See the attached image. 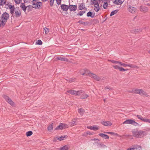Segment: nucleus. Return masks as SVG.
<instances>
[{
    "label": "nucleus",
    "mask_w": 150,
    "mask_h": 150,
    "mask_svg": "<svg viewBox=\"0 0 150 150\" xmlns=\"http://www.w3.org/2000/svg\"><path fill=\"white\" fill-rule=\"evenodd\" d=\"M38 0H33L32 1V3L33 5V7L40 9L42 6V3L41 2L38 1Z\"/></svg>",
    "instance_id": "nucleus-3"
},
{
    "label": "nucleus",
    "mask_w": 150,
    "mask_h": 150,
    "mask_svg": "<svg viewBox=\"0 0 150 150\" xmlns=\"http://www.w3.org/2000/svg\"><path fill=\"white\" fill-rule=\"evenodd\" d=\"M24 1V3H30L31 0H23Z\"/></svg>",
    "instance_id": "nucleus-55"
},
{
    "label": "nucleus",
    "mask_w": 150,
    "mask_h": 150,
    "mask_svg": "<svg viewBox=\"0 0 150 150\" xmlns=\"http://www.w3.org/2000/svg\"><path fill=\"white\" fill-rule=\"evenodd\" d=\"M100 147L103 148H105V147H107V146L106 145L103 144H100Z\"/></svg>",
    "instance_id": "nucleus-57"
},
{
    "label": "nucleus",
    "mask_w": 150,
    "mask_h": 150,
    "mask_svg": "<svg viewBox=\"0 0 150 150\" xmlns=\"http://www.w3.org/2000/svg\"><path fill=\"white\" fill-rule=\"evenodd\" d=\"M119 65L124 67H128L129 66V64L123 63L120 62Z\"/></svg>",
    "instance_id": "nucleus-40"
},
{
    "label": "nucleus",
    "mask_w": 150,
    "mask_h": 150,
    "mask_svg": "<svg viewBox=\"0 0 150 150\" xmlns=\"http://www.w3.org/2000/svg\"><path fill=\"white\" fill-rule=\"evenodd\" d=\"M140 89H136L133 91V93H134L139 94L140 93Z\"/></svg>",
    "instance_id": "nucleus-38"
},
{
    "label": "nucleus",
    "mask_w": 150,
    "mask_h": 150,
    "mask_svg": "<svg viewBox=\"0 0 150 150\" xmlns=\"http://www.w3.org/2000/svg\"><path fill=\"white\" fill-rule=\"evenodd\" d=\"M85 13V11H80L79 13L77 14V15H79L80 16H82L83 15L84 13Z\"/></svg>",
    "instance_id": "nucleus-45"
},
{
    "label": "nucleus",
    "mask_w": 150,
    "mask_h": 150,
    "mask_svg": "<svg viewBox=\"0 0 150 150\" xmlns=\"http://www.w3.org/2000/svg\"><path fill=\"white\" fill-rule=\"evenodd\" d=\"M126 150H132V148L127 149Z\"/></svg>",
    "instance_id": "nucleus-64"
},
{
    "label": "nucleus",
    "mask_w": 150,
    "mask_h": 150,
    "mask_svg": "<svg viewBox=\"0 0 150 150\" xmlns=\"http://www.w3.org/2000/svg\"><path fill=\"white\" fill-rule=\"evenodd\" d=\"M42 42L40 40H38L36 43V44L37 45H40L42 44Z\"/></svg>",
    "instance_id": "nucleus-48"
},
{
    "label": "nucleus",
    "mask_w": 150,
    "mask_h": 150,
    "mask_svg": "<svg viewBox=\"0 0 150 150\" xmlns=\"http://www.w3.org/2000/svg\"><path fill=\"white\" fill-rule=\"evenodd\" d=\"M56 2L57 4H60L61 3V0H56Z\"/></svg>",
    "instance_id": "nucleus-58"
},
{
    "label": "nucleus",
    "mask_w": 150,
    "mask_h": 150,
    "mask_svg": "<svg viewBox=\"0 0 150 150\" xmlns=\"http://www.w3.org/2000/svg\"><path fill=\"white\" fill-rule=\"evenodd\" d=\"M142 120L144 122H147V121H148L147 119L146 118L143 117V118Z\"/></svg>",
    "instance_id": "nucleus-59"
},
{
    "label": "nucleus",
    "mask_w": 150,
    "mask_h": 150,
    "mask_svg": "<svg viewBox=\"0 0 150 150\" xmlns=\"http://www.w3.org/2000/svg\"><path fill=\"white\" fill-rule=\"evenodd\" d=\"M137 117L139 119L142 120V118H143V117L141 115H137Z\"/></svg>",
    "instance_id": "nucleus-53"
},
{
    "label": "nucleus",
    "mask_w": 150,
    "mask_h": 150,
    "mask_svg": "<svg viewBox=\"0 0 150 150\" xmlns=\"http://www.w3.org/2000/svg\"><path fill=\"white\" fill-rule=\"evenodd\" d=\"M139 94L141 96L144 95L146 96H148L147 94L142 89H140V93H139Z\"/></svg>",
    "instance_id": "nucleus-19"
},
{
    "label": "nucleus",
    "mask_w": 150,
    "mask_h": 150,
    "mask_svg": "<svg viewBox=\"0 0 150 150\" xmlns=\"http://www.w3.org/2000/svg\"><path fill=\"white\" fill-rule=\"evenodd\" d=\"M102 1L103 3H105L106 2H108L109 3L110 2V0H100V1Z\"/></svg>",
    "instance_id": "nucleus-56"
},
{
    "label": "nucleus",
    "mask_w": 150,
    "mask_h": 150,
    "mask_svg": "<svg viewBox=\"0 0 150 150\" xmlns=\"http://www.w3.org/2000/svg\"><path fill=\"white\" fill-rule=\"evenodd\" d=\"M88 96V95L83 93L82 95H81V98L83 99H85L87 98Z\"/></svg>",
    "instance_id": "nucleus-30"
},
{
    "label": "nucleus",
    "mask_w": 150,
    "mask_h": 150,
    "mask_svg": "<svg viewBox=\"0 0 150 150\" xmlns=\"http://www.w3.org/2000/svg\"><path fill=\"white\" fill-rule=\"evenodd\" d=\"M77 118H74L72 120V122L69 123V125L71 127L76 125L77 124L76 120Z\"/></svg>",
    "instance_id": "nucleus-13"
},
{
    "label": "nucleus",
    "mask_w": 150,
    "mask_h": 150,
    "mask_svg": "<svg viewBox=\"0 0 150 150\" xmlns=\"http://www.w3.org/2000/svg\"><path fill=\"white\" fill-rule=\"evenodd\" d=\"M140 9L141 11L145 13L148 11V8L146 7L142 6L140 7Z\"/></svg>",
    "instance_id": "nucleus-15"
},
{
    "label": "nucleus",
    "mask_w": 150,
    "mask_h": 150,
    "mask_svg": "<svg viewBox=\"0 0 150 150\" xmlns=\"http://www.w3.org/2000/svg\"><path fill=\"white\" fill-rule=\"evenodd\" d=\"M54 0H50V3L51 6H52L54 4Z\"/></svg>",
    "instance_id": "nucleus-52"
},
{
    "label": "nucleus",
    "mask_w": 150,
    "mask_h": 150,
    "mask_svg": "<svg viewBox=\"0 0 150 150\" xmlns=\"http://www.w3.org/2000/svg\"><path fill=\"white\" fill-rule=\"evenodd\" d=\"M127 9L129 12L132 14L134 13L137 10L135 8L130 5L127 6Z\"/></svg>",
    "instance_id": "nucleus-5"
},
{
    "label": "nucleus",
    "mask_w": 150,
    "mask_h": 150,
    "mask_svg": "<svg viewBox=\"0 0 150 150\" xmlns=\"http://www.w3.org/2000/svg\"><path fill=\"white\" fill-rule=\"evenodd\" d=\"M123 1H122L121 0H115L113 2V3L115 4L121 5L122 4Z\"/></svg>",
    "instance_id": "nucleus-21"
},
{
    "label": "nucleus",
    "mask_w": 150,
    "mask_h": 150,
    "mask_svg": "<svg viewBox=\"0 0 150 150\" xmlns=\"http://www.w3.org/2000/svg\"><path fill=\"white\" fill-rule=\"evenodd\" d=\"M92 140H94V141H96V140H98V141H99V140L98 139H92Z\"/></svg>",
    "instance_id": "nucleus-63"
},
{
    "label": "nucleus",
    "mask_w": 150,
    "mask_h": 150,
    "mask_svg": "<svg viewBox=\"0 0 150 150\" xmlns=\"http://www.w3.org/2000/svg\"><path fill=\"white\" fill-rule=\"evenodd\" d=\"M76 91L73 90H69L67 91V92L70 94L74 95L75 96L76 93Z\"/></svg>",
    "instance_id": "nucleus-27"
},
{
    "label": "nucleus",
    "mask_w": 150,
    "mask_h": 150,
    "mask_svg": "<svg viewBox=\"0 0 150 150\" xmlns=\"http://www.w3.org/2000/svg\"><path fill=\"white\" fill-rule=\"evenodd\" d=\"M69 9L71 11H76L77 9V6L76 5L69 4Z\"/></svg>",
    "instance_id": "nucleus-9"
},
{
    "label": "nucleus",
    "mask_w": 150,
    "mask_h": 150,
    "mask_svg": "<svg viewBox=\"0 0 150 150\" xmlns=\"http://www.w3.org/2000/svg\"><path fill=\"white\" fill-rule=\"evenodd\" d=\"M9 13L6 12H4L0 17V20L2 21V23L6 24L7 20L9 19Z\"/></svg>",
    "instance_id": "nucleus-2"
},
{
    "label": "nucleus",
    "mask_w": 150,
    "mask_h": 150,
    "mask_svg": "<svg viewBox=\"0 0 150 150\" xmlns=\"http://www.w3.org/2000/svg\"><path fill=\"white\" fill-rule=\"evenodd\" d=\"M94 9L96 12H98L100 9L99 5H95L94 7Z\"/></svg>",
    "instance_id": "nucleus-25"
},
{
    "label": "nucleus",
    "mask_w": 150,
    "mask_h": 150,
    "mask_svg": "<svg viewBox=\"0 0 150 150\" xmlns=\"http://www.w3.org/2000/svg\"><path fill=\"white\" fill-rule=\"evenodd\" d=\"M53 129V125L52 123L49 125L47 127V129L50 132H51L52 131Z\"/></svg>",
    "instance_id": "nucleus-35"
},
{
    "label": "nucleus",
    "mask_w": 150,
    "mask_h": 150,
    "mask_svg": "<svg viewBox=\"0 0 150 150\" xmlns=\"http://www.w3.org/2000/svg\"><path fill=\"white\" fill-rule=\"evenodd\" d=\"M25 3H21L20 7L23 11L24 12H25L26 11V9L27 7H30V6H26L24 4Z\"/></svg>",
    "instance_id": "nucleus-14"
},
{
    "label": "nucleus",
    "mask_w": 150,
    "mask_h": 150,
    "mask_svg": "<svg viewBox=\"0 0 150 150\" xmlns=\"http://www.w3.org/2000/svg\"><path fill=\"white\" fill-rule=\"evenodd\" d=\"M108 60L109 61H110L114 64H119L120 62L118 61H117L114 60Z\"/></svg>",
    "instance_id": "nucleus-37"
},
{
    "label": "nucleus",
    "mask_w": 150,
    "mask_h": 150,
    "mask_svg": "<svg viewBox=\"0 0 150 150\" xmlns=\"http://www.w3.org/2000/svg\"><path fill=\"white\" fill-rule=\"evenodd\" d=\"M62 123H60L59 125L57 126L55 129V130L60 129L62 130L64 129L63 125H62Z\"/></svg>",
    "instance_id": "nucleus-28"
},
{
    "label": "nucleus",
    "mask_w": 150,
    "mask_h": 150,
    "mask_svg": "<svg viewBox=\"0 0 150 150\" xmlns=\"http://www.w3.org/2000/svg\"><path fill=\"white\" fill-rule=\"evenodd\" d=\"M132 150H134L135 149H139V150L140 149H142V147L141 146L139 145H134L133 146V147L132 148Z\"/></svg>",
    "instance_id": "nucleus-20"
},
{
    "label": "nucleus",
    "mask_w": 150,
    "mask_h": 150,
    "mask_svg": "<svg viewBox=\"0 0 150 150\" xmlns=\"http://www.w3.org/2000/svg\"><path fill=\"white\" fill-rule=\"evenodd\" d=\"M88 129L91 130L96 131L99 129V126L97 125H95L93 126H89L87 127Z\"/></svg>",
    "instance_id": "nucleus-11"
},
{
    "label": "nucleus",
    "mask_w": 150,
    "mask_h": 150,
    "mask_svg": "<svg viewBox=\"0 0 150 150\" xmlns=\"http://www.w3.org/2000/svg\"><path fill=\"white\" fill-rule=\"evenodd\" d=\"M22 0H14L15 3L16 4H20Z\"/></svg>",
    "instance_id": "nucleus-50"
},
{
    "label": "nucleus",
    "mask_w": 150,
    "mask_h": 150,
    "mask_svg": "<svg viewBox=\"0 0 150 150\" xmlns=\"http://www.w3.org/2000/svg\"><path fill=\"white\" fill-rule=\"evenodd\" d=\"M100 2V0H93L92 3L94 5H99Z\"/></svg>",
    "instance_id": "nucleus-22"
},
{
    "label": "nucleus",
    "mask_w": 150,
    "mask_h": 150,
    "mask_svg": "<svg viewBox=\"0 0 150 150\" xmlns=\"http://www.w3.org/2000/svg\"><path fill=\"white\" fill-rule=\"evenodd\" d=\"M69 149L68 146L67 145L64 146L60 148L59 149V150H68Z\"/></svg>",
    "instance_id": "nucleus-31"
},
{
    "label": "nucleus",
    "mask_w": 150,
    "mask_h": 150,
    "mask_svg": "<svg viewBox=\"0 0 150 150\" xmlns=\"http://www.w3.org/2000/svg\"><path fill=\"white\" fill-rule=\"evenodd\" d=\"M15 10V7L13 5V6L11 8V9L10 10V13L11 14L13 15V14L14 13Z\"/></svg>",
    "instance_id": "nucleus-34"
},
{
    "label": "nucleus",
    "mask_w": 150,
    "mask_h": 150,
    "mask_svg": "<svg viewBox=\"0 0 150 150\" xmlns=\"http://www.w3.org/2000/svg\"><path fill=\"white\" fill-rule=\"evenodd\" d=\"M5 24H4L2 23V21L0 20V28L1 27H4Z\"/></svg>",
    "instance_id": "nucleus-54"
},
{
    "label": "nucleus",
    "mask_w": 150,
    "mask_h": 150,
    "mask_svg": "<svg viewBox=\"0 0 150 150\" xmlns=\"http://www.w3.org/2000/svg\"><path fill=\"white\" fill-rule=\"evenodd\" d=\"M33 132L31 131H29L28 132H27L26 133V135L27 137H29L31 135H32L33 134Z\"/></svg>",
    "instance_id": "nucleus-43"
},
{
    "label": "nucleus",
    "mask_w": 150,
    "mask_h": 150,
    "mask_svg": "<svg viewBox=\"0 0 150 150\" xmlns=\"http://www.w3.org/2000/svg\"><path fill=\"white\" fill-rule=\"evenodd\" d=\"M113 68L116 69H119L120 71H127L128 69H125L122 67H120L119 64L114 65L112 66Z\"/></svg>",
    "instance_id": "nucleus-8"
},
{
    "label": "nucleus",
    "mask_w": 150,
    "mask_h": 150,
    "mask_svg": "<svg viewBox=\"0 0 150 150\" xmlns=\"http://www.w3.org/2000/svg\"><path fill=\"white\" fill-rule=\"evenodd\" d=\"M104 133L108 134H111L112 135H114L115 136H118V134H117L115 133L114 132H104Z\"/></svg>",
    "instance_id": "nucleus-41"
},
{
    "label": "nucleus",
    "mask_w": 150,
    "mask_h": 150,
    "mask_svg": "<svg viewBox=\"0 0 150 150\" xmlns=\"http://www.w3.org/2000/svg\"><path fill=\"white\" fill-rule=\"evenodd\" d=\"M108 3L109 2H106L105 3H103V7L104 9H107V7L108 6Z\"/></svg>",
    "instance_id": "nucleus-36"
},
{
    "label": "nucleus",
    "mask_w": 150,
    "mask_h": 150,
    "mask_svg": "<svg viewBox=\"0 0 150 150\" xmlns=\"http://www.w3.org/2000/svg\"><path fill=\"white\" fill-rule=\"evenodd\" d=\"M15 16L16 17H19L21 15V11L20 9H16L15 11Z\"/></svg>",
    "instance_id": "nucleus-16"
},
{
    "label": "nucleus",
    "mask_w": 150,
    "mask_h": 150,
    "mask_svg": "<svg viewBox=\"0 0 150 150\" xmlns=\"http://www.w3.org/2000/svg\"><path fill=\"white\" fill-rule=\"evenodd\" d=\"M78 112L81 115H83L84 113V110L82 108H79L78 109Z\"/></svg>",
    "instance_id": "nucleus-26"
},
{
    "label": "nucleus",
    "mask_w": 150,
    "mask_h": 150,
    "mask_svg": "<svg viewBox=\"0 0 150 150\" xmlns=\"http://www.w3.org/2000/svg\"><path fill=\"white\" fill-rule=\"evenodd\" d=\"M92 13L90 11H89L87 13V16L88 17H91L92 18H93L94 16H92Z\"/></svg>",
    "instance_id": "nucleus-44"
},
{
    "label": "nucleus",
    "mask_w": 150,
    "mask_h": 150,
    "mask_svg": "<svg viewBox=\"0 0 150 150\" xmlns=\"http://www.w3.org/2000/svg\"><path fill=\"white\" fill-rule=\"evenodd\" d=\"M101 124L105 126H109L112 125V122L110 121H103L101 122Z\"/></svg>",
    "instance_id": "nucleus-12"
},
{
    "label": "nucleus",
    "mask_w": 150,
    "mask_h": 150,
    "mask_svg": "<svg viewBox=\"0 0 150 150\" xmlns=\"http://www.w3.org/2000/svg\"><path fill=\"white\" fill-rule=\"evenodd\" d=\"M98 135L105 139H109V137L108 135L100 133L98 134Z\"/></svg>",
    "instance_id": "nucleus-17"
},
{
    "label": "nucleus",
    "mask_w": 150,
    "mask_h": 150,
    "mask_svg": "<svg viewBox=\"0 0 150 150\" xmlns=\"http://www.w3.org/2000/svg\"><path fill=\"white\" fill-rule=\"evenodd\" d=\"M78 23L81 24H82L84 25H86V23L85 22H84L82 21H78Z\"/></svg>",
    "instance_id": "nucleus-51"
},
{
    "label": "nucleus",
    "mask_w": 150,
    "mask_h": 150,
    "mask_svg": "<svg viewBox=\"0 0 150 150\" xmlns=\"http://www.w3.org/2000/svg\"><path fill=\"white\" fill-rule=\"evenodd\" d=\"M55 59L57 60H60L63 61H65L66 62H69L67 59L66 57H57Z\"/></svg>",
    "instance_id": "nucleus-18"
},
{
    "label": "nucleus",
    "mask_w": 150,
    "mask_h": 150,
    "mask_svg": "<svg viewBox=\"0 0 150 150\" xmlns=\"http://www.w3.org/2000/svg\"><path fill=\"white\" fill-rule=\"evenodd\" d=\"M13 6V5H12V4L11 5V6H9V7L8 8V9H9L10 10V9Z\"/></svg>",
    "instance_id": "nucleus-62"
},
{
    "label": "nucleus",
    "mask_w": 150,
    "mask_h": 150,
    "mask_svg": "<svg viewBox=\"0 0 150 150\" xmlns=\"http://www.w3.org/2000/svg\"><path fill=\"white\" fill-rule=\"evenodd\" d=\"M79 9L80 10H82L85 8V4L82 3L80 4L79 6Z\"/></svg>",
    "instance_id": "nucleus-23"
},
{
    "label": "nucleus",
    "mask_w": 150,
    "mask_h": 150,
    "mask_svg": "<svg viewBox=\"0 0 150 150\" xmlns=\"http://www.w3.org/2000/svg\"><path fill=\"white\" fill-rule=\"evenodd\" d=\"M6 0H0V6H3L6 4Z\"/></svg>",
    "instance_id": "nucleus-32"
},
{
    "label": "nucleus",
    "mask_w": 150,
    "mask_h": 150,
    "mask_svg": "<svg viewBox=\"0 0 150 150\" xmlns=\"http://www.w3.org/2000/svg\"><path fill=\"white\" fill-rule=\"evenodd\" d=\"M142 31V29H137L136 30H134L133 31V32L136 33H138L139 32H141Z\"/></svg>",
    "instance_id": "nucleus-42"
},
{
    "label": "nucleus",
    "mask_w": 150,
    "mask_h": 150,
    "mask_svg": "<svg viewBox=\"0 0 150 150\" xmlns=\"http://www.w3.org/2000/svg\"><path fill=\"white\" fill-rule=\"evenodd\" d=\"M69 5L62 4L61 6V8L63 11H67L69 8Z\"/></svg>",
    "instance_id": "nucleus-10"
},
{
    "label": "nucleus",
    "mask_w": 150,
    "mask_h": 150,
    "mask_svg": "<svg viewBox=\"0 0 150 150\" xmlns=\"http://www.w3.org/2000/svg\"><path fill=\"white\" fill-rule=\"evenodd\" d=\"M84 71H85V72L84 73H81V75H85V74L86 73V71L87 70V69H84Z\"/></svg>",
    "instance_id": "nucleus-60"
},
{
    "label": "nucleus",
    "mask_w": 150,
    "mask_h": 150,
    "mask_svg": "<svg viewBox=\"0 0 150 150\" xmlns=\"http://www.w3.org/2000/svg\"><path fill=\"white\" fill-rule=\"evenodd\" d=\"M132 132L133 136L137 138H142L147 134L145 131L141 130H139L137 129L133 130Z\"/></svg>",
    "instance_id": "nucleus-1"
},
{
    "label": "nucleus",
    "mask_w": 150,
    "mask_h": 150,
    "mask_svg": "<svg viewBox=\"0 0 150 150\" xmlns=\"http://www.w3.org/2000/svg\"><path fill=\"white\" fill-rule=\"evenodd\" d=\"M44 29L46 34H47L49 33V30L48 28H45Z\"/></svg>",
    "instance_id": "nucleus-47"
},
{
    "label": "nucleus",
    "mask_w": 150,
    "mask_h": 150,
    "mask_svg": "<svg viewBox=\"0 0 150 150\" xmlns=\"http://www.w3.org/2000/svg\"><path fill=\"white\" fill-rule=\"evenodd\" d=\"M118 9H116L112 11L110 14V16H112L113 15L117 13L118 12Z\"/></svg>",
    "instance_id": "nucleus-33"
},
{
    "label": "nucleus",
    "mask_w": 150,
    "mask_h": 150,
    "mask_svg": "<svg viewBox=\"0 0 150 150\" xmlns=\"http://www.w3.org/2000/svg\"><path fill=\"white\" fill-rule=\"evenodd\" d=\"M62 125H63V127L64 129L68 128V126L66 124L64 123H62Z\"/></svg>",
    "instance_id": "nucleus-49"
},
{
    "label": "nucleus",
    "mask_w": 150,
    "mask_h": 150,
    "mask_svg": "<svg viewBox=\"0 0 150 150\" xmlns=\"http://www.w3.org/2000/svg\"><path fill=\"white\" fill-rule=\"evenodd\" d=\"M105 89H110L111 88L110 87H108V86H106L105 88Z\"/></svg>",
    "instance_id": "nucleus-61"
},
{
    "label": "nucleus",
    "mask_w": 150,
    "mask_h": 150,
    "mask_svg": "<svg viewBox=\"0 0 150 150\" xmlns=\"http://www.w3.org/2000/svg\"><path fill=\"white\" fill-rule=\"evenodd\" d=\"M88 74L89 76L93 78L97 81H99L100 79V78L98 76L93 73H91L90 71L88 73Z\"/></svg>",
    "instance_id": "nucleus-6"
},
{
    "label": "nucleus",
    "mask_w": 150,
    "mask_h": 150,
    "mask_svg": "<svg viewBox=\"0 0 150 150\" xmlns=\"http://www.w3.org/2000/svg\"><path fill=\"white\" fill-rule=\"evenodd\" d=\"M124 124H130L134 125L135 126H137L139 125V124L135 121L134 120L132 119L127 120L124 121L123 123Z\"/></svg>",
    "instance_id": "nucleus-4"
},
{
    "label": "nucleus",
    "mask_w": 150,
    "mask_h": 150,
    "mask_svg": "<svg viewBox=\"0 0 150 150\" xmlns=\"http://www.w3.org/2000/svg\"><path fill=\"white\" fill-rule=\"evenodd\" d=\"M84 92V91L82 90L76 91L75 96L81 95V94L83 93Z\"/></svg>",
    "instance_id": "nucleus-29"
},
{
    "label": "nucleus",
    "mask_w": 150,
    "mask_h": 150,
    "mask_svg": "<svg viewBox=\"0 0 150 150\" xmlns=\"http://www.w3.org/2000/svg\"><path fill=\"white\" fill-rule=\"evenodd\" d=\"M11 5V4L8 1L6 2V4L4 5V8L7 9H8V8Z\"/></svg>",
    "instance_id": "nucleus-24"
},
{
    "label": "nucleus",
    "mask_w": 150,
    "mask_h": 150,
    "mask_svg": "<svg viewBox=\"0 0 150 150\" xmlns=\"http://www.w3.org/2000/svg\"><path fill=\"white\" fill-rule=\"evenodd\" d=\"M4 97L6 100L11 105L13 106L14 105V102L8 96L4 95Z\"/></svg>",
    "instance_id": "nucleus-7"
},
{
    "label": "nucleus",
    "mask_w": 150,
    "mask_h": 150,
    "mask_svg": "<svg viewBox=\"0 0 150 150\" xmlns=\"http://www.w3.org/2000/svg\"><path fill=\"white\" fill-rule=\"evenodd\" d=\"M128 67H130L132 68H138V67L136 65H133L132 64H129Z\"/></svg>",
    "instance_id": "nucleus-39"
},
{
    "label": "nucleus",
    "mask_w": 150,
    "mask_h": 150,
    "mask_svg": "<svg viewBox=\"0 0 150 150\" xmlns=\"http://www.w3.org/2000/svg\"><path fill=\"white\" fill-rule=\"evenodd\" d=\"M65 136H61L60 137H58L57 139L58 140L60 141H61L62 140L64 139L65 138Z\"/></svg>",
    "instance_id": "nucleus-46"
}]
</instances>
